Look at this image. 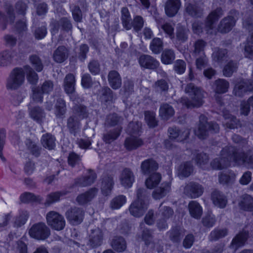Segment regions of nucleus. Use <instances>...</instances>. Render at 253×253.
I'll return each instance as SVG.
<instances>
[{"instance_id": "nucleus-1", "label": "nucleus", "mask_w": 253, "mask_h": 253, "mask_svg": "<svg viewBox=\"0 0 253 253\" xmlns=\"http://www.w3.org/2000/svg\"><path fill=\"white\" fill-rule=\"evenodd\" d=\"M186 93L188 94L190 99L182 97L180 103L187 108L199 107L203 104L204 91L202 89L193 83L188 84L184 89Z\"/></svg>"}, {"instance_id": "nucleus-2", "label": "nucleus", "mask_w": 253, "mask_h": 253, "mask_svg": "<svg viewBox=\"0 0 253 253\" xmlns=\"http://www.w3.org/2000/svg\"><path fill=\"white\" fill-rule=\"evenodd\" d=\"M235 147L231 146L225 147L220 152V157L213 159L211 163L213 169H222L230 165L231 161L234 162Z\"/></svg>"}, {"instance_id": "nucleus-3", "label": "nucleus", "mask_w": 253, "mask_h": 253, "mask_svg": "<svg viewBox=\"0 0 253 253\" xmlns=\"http://www.w3.org/2000/svg\"><path fill=\"white\" fill-rule=\"evenodd\" d=\"M31 237L38 240H44L50 235V230L43 222L33 224L29 231Z\"/></svg>"}, {"instance_id": "nucleus-4", "label": "nucleus", "mask_w": 253, "mask_h": 253, "mask_svg": "<svg viewBox=\"0 0 253 253\" xmlns=\"http://www.w3.org/2000/svg\"><path fill=\"white\" fill-rule=\"evenodd\" d=\"M25 73L21 68H15L11 72L7 81L6 87L8 89H16L24 83Z\"/></svg>"}, {"instance_id": "nucleus-5", "label": "nucleus", "mask_w": 253, "mask_h": 253, "mask_svg": "<svg viewBox=\"0 0 253 253\" xmlns=\"http://www.w3.org/2000/svg\"><path fill=\"white\" fill-rule=\"evenodd\" d=\"M47 224L53 229L62 230L66 224L65 220L63 215L54 211L48 212L46 216Z\"/></svg>"}, {"instance_id": "nucleus-6", "label": "nucleus", "mask_w": 253, "mask_h": 253, "mask_svg": "<svg viewBox=\"0 0 253 253\" xmlns=\"http://www.w3.org/2000/svg\"><path fill=\"white\" fill-rule=\"evenodd\" d=\"M230 15L223 18L220 22L217 30L221 33H226L232 29L235 24L236 18L239 14L235 9L230 10Z\"/></svg>"}, {"instance_id": "nucleus-7", "label": "nucleus", "mask_w": 253, "mask_h": 253, "mask_svg": "<svg viewBox=\"0 0 253 253\" xmlns=\"http://www.w3.org/2000/svg\"><path fill=\"white\" fill-rule=\"evenodd\" d=\"M84 212L80 208L74 207L68 209L65 212V216L70 224L77 225L83 220Z\"/></svg>"}, {"instance_id": "nucleus-8", "label": "nucleus", "mask_w": 253, "mask_h": 253, "mask_svg": "<svg viewBox=\"0 0 253 253\" xmlns=\"http://www.w3.org/2000/svg\"><path fill=\"white\" fill-rule=\"evenodd\" d=\"M204 191V188L200 183L196 182H190L184 187L183 193L187 197L195 199L201 196Z\"/></svg>"}, {"instance_id": "nucleus-9", "label": "nucleus", "mask_w": 253, "mask_h": 253, "mask_svg": "<svg viewBox=\"0 0 253 253\" xmlns=\"http://www.w3.org/2000/svg\"><path fill=\"white\" fill-rule=\"evenodd\" d=\"M223 15V11L221 7H217L211 11L205 19V25L206 30L208 33L211 32L214 27V24Z\"/></svg>"}, {"instance_id": "nucleus-10", "label": "nucleus", "mask_w": 253, "mask_h": 253, "mask_svg": "<svg viewBox=\"0 0 253 253\" xmlns=\"http://www.w3.org/2000/svg\"><path fill=\"white\" fill-rule=\"evenodd\" d=\"M234 162L238 165H244L253 169V153L250 152H238L235 148Z\"/></svg>"}, {"instance_id": "nucleus-11", "label": "nucleus", "mask_w": 253, "mask_h": 253, "mask_svg": "<svg viewBox=\"0 0 253 253\" xmlns=\"http://www.w3.org/2000/svg\"><path fill=\"white\" fill-rule=\"evenodd\" d=\"M129 210L134 216L140 217L142 214V190L141 188L137 190L136 199L130 205Z\"/></svg>"}, {"instance_id": "nucleus-12", "label": "nucleus", "mask_w": 253, "mask_h": 253, "mask_svg": "<svg viewBox=\"0 0 253 253\" xmlns=\"http://www.w3.org/2000/svg\"><path fill=\"white\" fill-rule=\"evenodd\" d=\"M253 89V82L249 80H242L235 84L233 93L236 96L242 97L247 92L251 91Z\"/></svg>"}, {"instance_id": "nucleus-13", "label": "nucleus", "mask_w": 253, "mask_h": 253, "mask_svg": "<svg viewBox=\"0 0 253 253\" xmlns=\"http://www.w3.org/2000/svg\"><path fill=\"white\" fill-rule=\"evenodd\" d=\"M209 123L207 118L204 115H201L199 117V124L197 129L195 130V134L200 139H205L208 134Z\"/></svg>"}, {"instance_id": "nucleus-14", "label": "nucleus", "mask_w": 253, "mask_h": 253, "mask_svg": "<svg viewBox=\"0 0 253 253\" xmlns=\"http://www.w3.org/2000/svg\"><path fill=\"white\" fill-rule=\"evenodd\" d=\"M97 192V188H91L85 192L79 195L76 198V201L79 205H86L96 196Z\"/></svg>"}, {"instance_id": "nucleus-15", "label": "nucleus", "mask_w": 253, "mask_h": 253, "mask_svg": "<svg viewBox=\"0 0 253 253\" xmlns=\"http://www.w3.org/2000/svg\"><path fill=\"white\" fill-rule=\"evenodd\" d=\"M120 180L121 185L125 188H130L134 181V176L128 168L124 169L120 175Z\"/></svg>"}, {"instance_id": "nucleus-16", "label": "nucleus", "mask_w": 253, "mask_h": 253, "mask_svg": "<svg viewBox=\"0 0 253 253\" xmlns=\"http://www.w3.org/2000/svg\"><path fill=\"white\" fill-rule=\"evenodd\" d=\"M103 240V234L101 229L98 228L91 230L89 235V246L92 248H96L101 245Z\"/></svg>"}, {"instance_id": "nucleus-17", "label": "nucleus", "mask_w": 253, "mask_h": 253, "mask_svg": "<svg viewBox=\"0 0 253 253\" xmlns=\"http://www.w3.org/2000/svg\"><path fill=\"white\" fill-rule=\"evenodd\" d=\"M88 174L76 178L75 180L74 185L81 187L90 185L95 181L96 174L91 169H88Z\"/></svg>"}, {"instance_id": "nucleus-18", "label": "nucleus", "mask_w": 253, "mask_h": 253, "mask_svg": "<svg viewBox=\"0 0 253 253\" xmlns=\"http://www.w3.org/2000/svg\"><path fill=\"white\" fill-rule=\"evenodd\" d=\"M114 185L113 175L107 174L103 176L102 179L101 191L105 196L110 194Z\"/></svg>"}, {"instance_id": "nucleus-19", "label": "nucleus", "mask_w": 253, "mask_h": 253, "mask_svg": "<svg viewBox=\"0 0 253 253\" xmlns=\"http://www.w3.org/2000/svg\"><path fill=\"white\" fill-rule=\"evenodd\" d=\"M142 144V139L138 136L134 134L130 135L126 138L124 146L128 151L136 149L141 146Z\"/></svg>"}, {"instance_id": "nucleus-20", "label": "nucleus", "mask_w": 253, "mask_h": 253, "mask_svg": "<svg viewBox=\"0 0 253 253\" xmlns=\"http://www.w3.org/2000/svg\"><path fill=\"white\" fill-rule=\"evenodd\" d=\"M180 6V0H168L165 7L166 14L170 17L174 16L178 12Z\"/></svg>"}, {"instance_id": "nucleus-21", "label": "nucleus", "mask_w": 253, "mask_h": 253, "mask_svg": "<svg viewBox=\"0 0 253 253\" xmlns=\"http://www.w3.org/2000/svg\"><path fill=\"white\" fill-rule=\"evenodd\" d=\"M211 198L214 205L220 208H225L227 203L226 197L221 192L216 189L211 193Z\"/></svg>"}, {"instance_id": "nucleus-22", "label": "nucleus", "mask_w": 253, "mask_h": 253, "mask_svg": "<svg viewBox=\"0 0 253 253\" xmlns=\"http://www.w3.org/2000/svg\"><path fill=\"white\" fill-rule=\"evenodd\" d=\"M171 190L170 182H163L161 186L156 188L153 192V197L156 200H159L165 197Z\"/></svg>"}, {"instance_id": "nucleus-23", "label": "nucleus", "mask_w": 253, "mask_h": 253, "mask_svg": "<svg viewBox=\"0 0 253 253\" xmlns=\"http://www.w3.org/2000/svg\"><path fill=\"white\" fill-rule=\"evenodd\" d=\"M67 127L70 134L74 136L77 135L80 129V122L76 116H71L67 120Z\"/></svg>"}, {"instance_id": "nucleus-24", "label": "nucleus", "mask_w": 253, "mask_h": 253, "mask_svg": "<svg viewBox=\"0 0 253 253\" xmlns=\"http://www.w3.org/2000/svg\"><path fill=\"white\" fill-rule=\"evenodd\" d=\"M169 137L170 139H176L177 141H182L185 140L189 134L188 130L181 131L176 127H172L169 129Z\"/></svg>"}, {"instance_id": "nucleus-25", "label": "nucleus", "mask_w": 253, "mask_h": 253, "mask_svg": "<svg viewBox=\"0 0 253 253\" xmlns=\"http://www.w3.org/2000/svg\"><path fill=\"white\" fill-rule=\"evenodd\" d=\"M248 238V232L242 231L238 234L232 240L230 247L236 251L244 245Z\"/></svg>"}, {"instance_id": "nucleus-26", "label": "nucleus", "mask_w": 253, "mask_h": 253, "mask_svg": "<svg viewBox=\"0 0 253 253\" xmlns=\"http://www.w3.org/2000/svg\"><path fill=\"white\" fill-rule=\"evenodd\" d=\"M238 205L240 209L252 211H253V198L247 194H244L241 196Z\"/></svg>"}, {"instance_id": "nucleus-27", "label": "nucleus", "mask_w": 253, "mask_h": 253, "mask_svg": "<svg viewBox=\"0 0 253 253\" xmlns=\"http://www.w3.org/2000/svg\"><path fill=\"white\" fill-rule=\"evenodd\" d=\"M68 56V50L67 48L61 45L57 47L53 54V60L57 63L63 62Z\"/></svg>"}, {"instance_id": "nucleus-28", "label": "nucleus", "mask_w": 253, "mask_h": 253, "mask_svg": "<svg viewBox=\"0 0 253 253\" xmlns=\"http://www.w3.org/2000/svg\"><path fill=\"white\" fill-rule=\"evenodd\" d=\"M75 78L72 74H67L64 80V88L68 94H72L75 92Z\"/></svg>"}, {"instance_id": "nucleus-29", "label": "nucleus", "mask_w": 253, "mask_h": 253, "mask_svg": "<svg viewBox=\"0 0 253 253\" xmlns=\"http://www.w3.org/2000/svg\"><path fill=\"white\" fill-rule=\"evenodd\" d=\"M188 209L191 216L196 219L200 218L203 213L202 208L196 201H192L188 204Z\"/></svg>"}, {"instance_id": "nucleus-30", "label": "nucleus", "mask_w": 253, "mask_h": 253, "mask_svg": "<svg viewBox=\"0 0 253 253\" xmlns=\"http://www.w3.org/2000/svg\"><path fill=\"white\" fill-rule=\"evenodd\" d=\"M173 108L168 103H163L161 105L159 114L160 117L165 120H168L174 114Z\"/></svg>"}, {"instance_id": "nucleus-31", "label": "nucleus", "mask_w": 253, "mask_h": 253, "mask_svg": "<svg viewBox=\"0 0 253 253\" xmlns=\"http://www.w3.org/2000/svg\"><path fill=\"white\" fill-rule=\"evenodd\" d=\"M73 116H76L78 118L83 119L88 116V111L86 106L82 104H75L73 107Z\"/></svg>"}, {"instance_id": "nucleus-32", "label": "nucleus", "mask_w": 253, "mask_h": 253, "mask_svg": "<svg viewBox=\"0 0 253 253\" xmlns=\"http://www.w3.org/2000/svg\"><path fill=\"white\" fill-rule=\"evenodd\" d=\"M185 11L189 15L194 18L201 17L203 14V9L201 7L192 3L185 5Z\"/></svg>"}, {"instance_id": "nucleus-33", "label": "nucleus", "mask_w": 253, "mask_h": 253, "mask_svg": "<svg viewBox=\"0 0 253 253\" xmlns=\"http://www.w3.org/2000/svg\"><path fill=\"white\" fill-rule=\"evenodd\" d=\"M108 78L110 85L113 89H116L121 86L122 81L118 72L115 70L110 71Z\"/></svg>"}, {"instance_id": "nucleus-34", "label": "nucleus", "mask_w": 253, "mask_h": 253, "mask_svg": "<svg viewBox=\"0 0 253 253\" xmlns=\"http://www.w3.org/2000/svg\"><path fill=\"white\" fill-rule=\"evenodd\" d=\"M161 178V175L159 173L154 172L151 174L145 180L146 187L150 189L154 188L160 183Z\"/></svg>"}, {"instance_id": "nucleus-35", "label": "nucleus", "mask_w": 253, "mask_h": 253, "mask_svg": "<svg viewBox=\"0 0 253 253\" xmlns=\"http://www.w3.org/2000/svg\"><path fill=\"white\" fill-rule=\"evenodd\" d=\"M229 87V83L224 79H219L214 82V90L218 94L227 92Z\"/></svg>"}, {"instance_id": "nucleus-36", "label": "nucleus", "mask_w": 253, "mask_h": 253, "mask_svg": "<svg viewBox=\"0 0 253 253\" xmlns=\"http://www.w3.org/2000/svg\"><path fill=\"white\" fill-rule=\"evenodd\" d=\"M122 130V127L118 126L116 128L108 131L103 135V140L106 143H111L120 136Z\"/></svg>"}, {"instance_id": "nucleus-37", "label": "nucleus", "mask_w": 253, "mask_h": 253, "mask_svg": "<svg viewBox=\"0 0 253 253\" xmlns=\"http://www.w3.org/2000/svg\"><path fill=\"white\" fill-rule=\"evenodd\" d=\"M111 246L113 249L118 252H122L126 248V243L124 238L121 236L115 237L111 242Z\"/></svg>"}, {"instance_id": "nucleus-38", "label": "nucleus", "mask_w": 253, "mask_h": 253, "mask_svg": "<svg viewBox=\"0 0 253 253\" xmlns=\"http://www.w3.org/2000/svg\"><path fill=\"white\" fill-rule=\"evenodd\" d=\"M228 232V229L226 228H216L210 233L209 239L210 241H217L225 237Z\"/></svg>"}, {"instance_id": "nucleus-39", "label": "nucleus", "mask_w": 253, "mask_h": 253, "mask_svg": "<svg viewBox=\"0 0 253 253\" xmlns=\"http://www.w3.org/2000/svg\"><path fill=\"white\" fill-rule=\"evenodd\" d=\"M206 45V42L203 40L199 39L195 41L193 45V56H197L203 54H205V48Z\"/></svg>"}, {"instance_id": "nucleus-40", "label": "nucleus", "mask_w": 253, "mask_h": 253, "mask_svg": "<svg viewBox=\"0 0 253 253\" xmlns=\"http://www.w3.org/2000/svg\"><path fill=\"white\" fill-rule=\"evenodd\" d=\"M169 239L173 243L180 242L181 237L183 236V230L179 227H175L172 228L168 233Z\"/></svg>"}, {"instance_id": "nucleus-41", "label": "nucleus", "mask_w": 253, "mask_h": 253, "mask_svg": "<svg viewBox=\"0 0 253 253\" xmlns=\"http://www.w3.org/2000/svg\"><path fill=\"white\" fill-rule=\"evenodd\" d=\"M122 21L124 27L126 30L132 28V21L130 15L127 8L124 7L122 8Z\"/></svg>"}, {"instance_id": "nucleus-42", "label": "nucleus", "mask_w": 253, "mask_h": 253, "mask_svg": "<svg viewBox=\"0 0 253 253\" xmlns=\"http://www.w3.org/2000/svg\"><path fill=\"white\" fill-rule=\"evenodd\" d=\"M55 137L50 133H46L43 135L41 139L43 147L48 150L54 149L55 146Z\"/></svg>"}, {"instance_id": "nucleus-43", "label": "nucleus", "mask_w": 253, "mask_h": 253, "mask_svg": "<svg viewBox=\"0 0 253 253\" xmlns=\"http://www.w3.org/2000/svg\"><path fill=\"white\" fill-rule=\"evenodd\" d=\"M123 120V119L116 113L109 114L106 118L105 126L110 127L119 125L121 124Z\"/></svg>"}, {"instance_id": "nucleus-44", "label": "nucleus", "mask_w": 253, "mask_h": 253, "mask_svg": "<svg viewBox=\"0 0 253 253\" xmlns=\"http://www.w3.org/2000/svg\"><path fill=\"white\" fill-rule=\"evenodd\" d=\"M55 107V114L58 118H60L64 115L66 112L67 108L66 102L62 98L59 97L57 99Z\"/></svg>"}, {"instance_id": "nucleus-45", "label": "nucleus", "mask_w": 253, "mask_h": 253, "mask_svg": "<svg viewBox=\"0 0 253 253\" xmlns=\"http://www.w3.org/2000/svg\"><path fill=\"white\" fill-rule=\"evenodd\" d=\"M175 59V53L173 50L165 49L161 55L162 62L165 64H171Z\"/></svg>"}, {"instance_id": "nucleus-46", "label": "nucleus", "mask_w": 253, "mask_h": 253, "mask_svg": "<svg viewBox=\"0 0 253 253\" xmlns=\"http://www.w3.org/2000/svg\"><path fill=\"white\" fill-rule=\"evenodd\" d=\"M238 63L232 60L228 62L224 66L223 70V75L227 77H231L233 73L237 71Z\"/></svg>"}, {"instance_id": "nucleus-47", "label": "nucleus", "mask_w": 253, "mask_h": 253, "mask_svg": "<svg viewBox=\"0 0 253 253\" xmlns=\"http://www.w3.org/2000/svg\"><path fill=\"white\" fill-rule=\"evenodd\" d=\"M31 117L39 123L42 122L45 118V113L43 110L39 107H35L32 108L30 112Z\"/></svg>"}, {"instance_id": "nucleus-48", "label": "nucleus", "mask_w": 253, "mask_h": 253, "mask_svg": "<svg viewBox=\"0 0 253 253\" xmlns=\"http://www.w3.org/2000/svg\"><path fill=\"white\" fill-rule=\"evenodd\" d=\"M141 123L138 122H131L128 125L127 132L130 135L134 134L140 137L141 134Z\"/></svg>"}, {"instance_id": "nucleus-49", "label": "nucleus", "mask_w": 253, "mask_h": 253, "mask_svg": "<svg viewBox=\"0 0 253 253\" xmlns=\"http://www.w3.org/2000/svg\"><path fill=\"white\" fill-rule=\"evenodd\" d=\"M159 65V63L155 58L148 55H143V67L155 69Z\"/></svg>"}, {"instance_id": "nucleus-50", "label": "nucleus", "mask_w": 253, "mask_h": 253, "mask_svg": "<svg viewBox=\"0 0 253 253\" xmlns=\"http://www.w3.org/2000/svg\"><path fill=\"white\" fill-rule=\"evenodd\" d=\"M225 119L224 125L228 128L233 129L237 127L239 123L238 120L234 116L230 114L224 115Z\"/></svg>"}, {"instance_id": "nucleus-51", "label": "nucleus", "mask_w": 253, "mask_h": 253, "mask_svg": "<svg viewBox=\"0 0 253 253\" xmlns=\"http://www.w3.org/2000/svg\"><path fill=\"white\" fill-rule=\"evenodd\" d=\"M227 50L226 49H217L212 54L213 60L219 63L222 62L227 58Z\"/></svg>"}, {"instance_id": "nucleus-52", "label": "nucleus", "mask_w": 253, "mask_h": 253, "mask_svg": "<svg viewBox=\"0 0 253 253\" xmlns=\"http://www.w3.org/2000/svg\"><path fill=\"white\" fill-rule=\"evenodd\" d=\"M180 174L184 177L189 176L193 171V167L190 162L182 164L179 169Z\"/></svg>"}, {"instance_id": "nucleus-53", "label": "nucleus", "mask_w": 253, "mask_h": 253, "mask_svg": "<svg viewBox=\"0 0 253 253\" xmlns=\"http://www.w3.org/2000/svg\"><path fill=\"white\" fill-rule=\"evenodd\" d=\"M158 168V163L153 159H148L143 162V172L150 173L156 171Z\"/></svg>"}, {"instance_id": "nucleus-54", "label": "nucleus", "mask_w": 253, "mask_h": 253, "mask_svg": "<svg viewBox=\"0 0 253 253\" xmlns=\"http://www.w3.org/2000/svg\"><path fill=\"white\" fill-rule=\"evenodd\" d=\"M126 202V197L119 195L114 198L110 202V207L113 210L120 209Z\"/></svg>"}, {"instance_id": "nucleus-55", "label": "nucleus", "mask_w": 253, "mask_h": 253, "mask_svg": "<svg viewBox=\"0 0 253 253\" xmlns=\"http://www.w3.org/2000/svg\"><path fill=\"white\" fill-rule=\"evenodd\" d=\"M194 160L197 165L202 168L208 163L209 158L206 153H200L195 155Z\"/></svg>"}, {"instance_id": "nucleus-56", "label": "nucleus", "mask_w": 253, "mask_h": 253, "mask_svg": "<svg viewBox=\"0 0 253 253\" xmlns=\"http://www.w3.org/2000/svg\"><path fill=\"white\" fill-rule=\"evenodd\" d=\"M194 57L196 58L195 64L198 69L201 70L208 65L209 60L205 54Z\"/></svg>"}, {"instance_id": "nucleus-57", "label": "nucleus", "mask_w": 253, "mask_h": 253, "mask_svg": "<svg viewBox=\"0 0 253 253\" xmlns=\"http://www.w3.org/2000/svg\"><path fill=\"white\" fill-rule=\"evenodd\" d=\"M145 120L149 127H154L158 125L155 114L153 112L146 111L145 112Z\"/></svg>"}, {"instance_id": "nucleus-58", "label": "nucleus", "mask_w": 253, "mask_h": 253, "mask_svg": "<svg viewBox=\"0 0 253 253\" xmlns=\"http://www.w3.org/2000/svg\"><path fill=\"white\" fill-rule=\"evenodd\" d=\"M30 60L33 67L37 72L42 70L43 65L40 58L37 55L34 54L30 57Z\"/></svg>"}, {"instance_id": "nucleus-59", "label": "nucleus", "mask_w": 253, "mask_h": 253, "mask_svg": "<svg viewBox=\"0 0 253 253\" xmlns=\"http://www.w3.org/2000/svg\"><path fill=\"white\" fill-rule=\"evenodd\" d=\"M163 43L160 38H154L151 44L150 49L153 52L158 54L160 53L163 49Z\"/></svg>"}, {"instance_id": "nucleus-60", "label": "nucleus", "mask_w": 253, "mask_h": 253, "mask_svg": "<svg viewBox=\"0 0 253 253\" xmlns=\"http://www.w3.org/2000/svg\"><path fill=\"white\" fill-rule=\"evenodd\" d=\"M253 32L251 34V36L248 38L247 42L245 46V55L249 58H253V40L252 37Z\"/></svg>"}, {"instance_id": "nucleus-61", "label": "nucleus", "mask_w": 253, "mask_h": 253, "mask_svg": "<svg viewBox=\"0 0 253 253\" xmlns=\"http://www.w3.org/2000/svg\"><path fill=\"white\" fill-rule=\"evenodd\" d=\"M253 103V96L250 97L247 101H243L241 104V114L247 116L250 112V106H252Z\"/></svg>"}, {"instance_id": "nucleus-62", "label": "nucleus", "mask_w": 253, "mask_h": 253, "mask_svg": "<svg viewBox=\"0 0 253 253\" xmlns=\"http://www.w3.org/2000/svg\"><path fill=\"white\" fill-rule=\"evenodd\" d=\"M215 216L211 213L206 214L202 220L203 225L207 228L212 227L215 223Z\"/></svg>"}, {"instance_id": "nucleus-63", "label": "nucleus", "mask_w": 253, "mask_h": 253, "mask_svg": "<svg viewBox=\"0 0 253 253\" xmlns=\"http://www.w3.org/2000/svg\"><path fill=\"white\" fill-rule=\"evenodd\" d=\"M64 195H65V193L62 192L58 191L51 193L48 195L45 204L47 205H49L52 203L58 201L60 197Z\"/></svg>"}, {"instance_id": "nucleus-64", "label": "nucleus", "mask_w": 253, "mask_h": 253, "mask_svg": "<svg viewBox=\"0 0 253 253\" xmlns=\"http://www.w3.org/2000/svg\"><path fill=\"white\" fill-rule=\"evenodd\" d=\"M29 217V214L27 211H22L14 222V225L17 227H20L23 225L26 222Z\"/></svg>"}]
</instances>
